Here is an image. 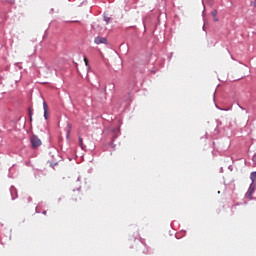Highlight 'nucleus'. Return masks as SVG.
<instances>
[{
	"mask_svg": "<svg viewBox=\"0 0 256 256\" xmlns=\"http://www.w3.org/2000/svg\"><path fill=\"white\" fill-rule=\"evenodd\" d=\"M70 200L72 202H78V200H81V192L79 190H73L70 194Z\"/></svg>",
	"mask_w": 256,
	"mask_h": 256,
	"instance_id": "obj_2",
	"label": "nucleus"
},
{
	"mask_svg": "<svg viewBox=\"0 0 256 256\" xmlns=\"http://www.w3.org/2000/svg\"><path fill=\"white\" fill-rule=\"evenodd\" d=\"M217 10H212V17H214V21L218 22L219 19L217 18Z\"/></svg>",
	"mask_w": 256,
	"mask_h": 256,
	"instance_id": "obj_9",
	"label": "nucleus"
},
{
	"mask_svg": "<svg viewBox=\"0 0 256 256\" xmlns=\"http://www.w3.org/2000/svg\"><path fill=\"white\" fill-rule=\"evenodd\" d=\"M71 131H72V125L68 124L67 125V139H69Z\"/></svg>",
	"mask_w": 256,
	"mask_h": 256,
	"instance_id": "obj_7",
	"label": "nucleus"
},
{
	"mask_svg": "<svg viewBox=\"0 0 256 256\" xmlns=\"http://www.w3.org/2000/svg\"><path fill=\"white\" fill-rule=\"evenodd\" d=\"M30 144H32V149H37L42 145V141L37 135H32L30 137Z\"/></svg>",
	"mask_w": 256,
	"mask_h": 256,
	"instance_id": "obj_1",
	"label": "nucleus"
},
{
	"mask_svg": "<svg viewBox=\"0 0 256 256\" xmlns=\"http://www.w3.org/2000/svg\"><path fill=\"white\" fill-rule=\"evenodd\" d=\"M104 20L106 21V23H109L110 22V18H104Z\"/></svg>",
	"mask_w": 256,
	"mask_h": 256,
	"instance_id": "obj_13",
	"label": "nucleus"
},
{
	"mask_svg": "<svg viewBox=\"0 0 256 256\" xmlns=\"http://www.w3.org/2000/svg\"><path fill=\"white\" fill-rule=\"evenodd\" d=\"M31 201V196H28V194H24V196H22V199H20V205H28Z\"/></svg>",
	"mask_w": 256,
	"mask_h": 256,
	"instance_id": "obj_3",
	"label": "nucleus"
},
{
	"mask_svg": "<svg viewBox=\"0 0 256 256\" xmlns=\"http://www.w3.org/2000/svg\"><path fill=\"white\" fill-rule=\"evenodd\" d=\"M252 161L254 164H256V153L253 155Z\"/></svg>",
	"mask_w": 256,
	"mask_h": 256,
	"instance_id": "obj_12",
	"label": "nucleus"
},
{
	"mask_svg": "<svg viewBox=\"0 0 256 256\" xmlns=\"http://www.w3.org/2000/svg\"><path fill=\"white\" fill-rule=\"evenodd\" d=\"M94 43L97 44V45L108 44V39L104 38V37H97V38L94 39Z\"/></svg>",
	"mask_w": 256,
	"mask_h": 256,
	"instance_id": "obj_4",
	"label": "nucleus"
},
{
	"mask_svg": "<svg viewBox=\"0 0 256 256\" xmlns=\"http://www.w3.org/2000/svg\"><path fill=\"white\" fill-rule=\"evenodd\" d=\"M255 6H256V2H255Z\"/></svg>",
	"mask_w": 256,
	"mask_h": 256,
	"instance_id": "obj_16",
	"label": "nucleus"
},
{
	"mask_svg": "<svg viewBox=\"0 0 256 256\" xmlns=\"http://www.w3.org/2000/svg\"><path fill=\"white\" fill-rule=\"evenodd\" d=\"M43 109H44V119L48 120L49 107L46 102H43Z\"/></svg>",
	"mask_w": 256,
	"mask_h": 256,
	"instance_id": "obj_5",
	"label": "nucleus"
},
{
	"mask_svg": "<svg viewBox=\"0 0 256 256\" xmlns=\"http://www.w3.org/2000/svg\"><path fill=\"white\" fill-rule=\"evenodd\" d=\"M30 121H32V112L30 110Z\"/></svg>",
	"mask_w": 256,
	"mask_h": 256,
	"instance_id": "obj_14",
	"label": "nucleus"
},
{
	"mask_svg": "<svg viewBox=\"0 0 256 256\" xmlns=\"http://www.w3.org/2000/svg\"><path fill=\"white\" fill-rule=\"evenodd\" d=\"M84 62H85V65H86L87 67H89V60H88V58H84Z\"/></svg>",
	"mask_w": 256,
	"mask_h": 256,
	"instance_id": "obj_11",
	"label": "nucleus"
},
{
	"mask_svg": "<svg viewBox=\"0 0 256 256\" xmlns=\"http://www.w3.org/2000/svg\"><path fill=\"white\" fill-rule=\"evenodd\" d=\"M250 179H251L252 183L255 182V180H256V171L251 172Z\"/></svg>",
	"mask_w": 256,
	"mask_h": 256,
	"instance_id": "obj_8",
	"label": "nucleus"
},
{
	"mask_svg": "<svg viewBox=\"0 0 256 256\" xmlns=\"http://www.w3.org/2000/svg\"><path fill=\"white\" fill-rule=\"evenodd\" d=\"M79 147H80L82 150L85 149V146H84L83 138H82V137H79Z\"/></svg>",
	"mask_w": 256,
	"mask_h": 256,
	"instance_id": "obj_10",
	"label": "nucleus"
},
{
	"mask_svg": "<svg viewBox=\"0 0 256 256\" xmlns=\"http://www.w3.org/2000/svg\"><path fill=\"white\" fill-rule=\"evenodd\" d=\"M253 192H254V188L250 187L247 192H246V196L250 199H252V195H253Z\"/></svg>",
	"mask_w": 256,
	"mask_h": 256,
	"instance_id": "obj_6",
	"label": "nucleus"
},
{
	"mask_svg": "<svg viewBox=\"0 0 256 256\" xmlns=\"http://www.w3.org/2000/svg\"><path fill=\"white\" fill-rule=\"evenodd\" d=\"M43 214H44V215H46V214H47V212H43Z\"/></svg>",
	"mask_w": 256,
	"mask_h": 256,
	"instance_id": "obj_15",
	"label": "nucleus"
}]
</instances>
